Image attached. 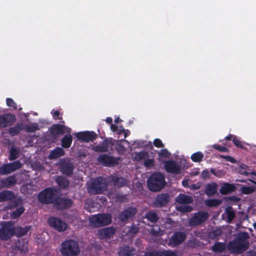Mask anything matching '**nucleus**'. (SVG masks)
Returning <instances> with one entry per match:
<instances>
[{
  "instance_id": "nucleus-1",
  "label": "nucleus",
  "mask_w": 256,
  "mask_h": 256,
  "mask_svg": "<svg viewBox=\"0 0 256 256\" xmlns=\"http://www.w3.org/2000/svg\"><path fill=\"white\" fill-rule=\"evenodd\" d=\"M60 252L63 256H78L80 250L76 241L68 240L62 242Z\"/></svg>"
},
{
  "instance_id": "nucleus-2",
  "label": "nucleus",
  "mask_w": 256,
  "mask_h": 256,
  "mask_svg": "<svg viewBox=\"0 0 256 256\" xmlns=\"http://www.w3.org/2000/svg\"><path fill=\"white\" fill-rule=\"evenodd\" d=\"M166 181L164 176L159 172L152 174L148 180V186L152 192H158L165 186Z\"/></svg>"
},
{
  "instance_id": "nucleus-3",
  "label": "nucleus",
  "mask_w": 256,
  "mask_h": 256,
  "mask_svg": "<svg viewBox=\"0 0 256 256\" xmlns=\"http://www.w3.org/2000/svg\"><path fill=\"white\" fill-rule=\"evenodd\" d=\"M56 190L52 188H46L38 196V201L44 204H54L57 198Z\"/></svg>"
},
{
  "instance_id": "nucleus-4",
  "label": "nucleus",
  "mask_w": 256,
  "mask_h": 256,
  "mask_svg": "<svg viewBox=\"0 0 256 256\" xmlns=\"http://www.w3.org/2000/svg\"><path fill=\"white\" fill-rule=\"evenodd\" d=\"M90 222L92 226L100 228L110 224L112 222V216L107 213L98 214L92 216L90 218Z\"/></svg>"
},
{
  "instance_id": "nucleus-5",
  "label": "nucleus",
  "mask_w": 256,
  "mask_h": 256,
  "mask_svg": "<svg viewBox=\"0 0 256 256\" xmlns=\"http://www.w3.org/2000/svg\"><path fill=\"white\" fill-rule=\"evenodd\" d=\"M108 184L104 178L98 177L94 179L88 188V192L94 194H102L107 190Z\"/></svg>"
},
{
  "instance_id": "nucleus-6",
  "label": "nucleus",
  "mask_w": 256,
  "mask_h": 256,
  "mask_svg": "<svg viewBox=\"0 0 256 256\" xmlns=\"http://www.w3.org/2000/svg\"><path fill=\"white\" fill-rule=\"evenodd\" d=\"M249 247V243L242 239L234 240L228 244L230 252L236 254H240L245 252Z\"/></svg>"
},
{
  "instance_id": "nucleus-7",
  "label": "nucleus",
  "mask_w": 256,
  "mask_h": 256,
  "mask_svg": "<svg viewBox=\"0 0 256 256\" xmlns=\"http://www.w3.org/2000/svg\"><path fill=\"white\" fill-rule=\"evenodd\" d=\"M15 228L11 222H4L0 228V239L2 240H10L14 235Z\"/></svg>"
},
{
  "instance_id": "nucleus-8",
  "label": "nucleus",
  "mask_w": 256,
  "mask_h": 256,
  "mask_svg": "<svg viewBox=\"0 0 256 256\" xmlns=\"http://www.w3.org/2000/svg\"><path fill=\"white\" fill-rule=\"evenodd\" d=\"M208 216L209 214L207 212H195L193 216L188 220V225L190 226L200 225L208 220Z\"/></svg>"
},
{
  "instance_id": "nucleus-9",
  "label": "nucleus",
  "mask_w": 256,
  "mask_h": 256,
  "mask_svg": "<svg viewBox=\"0 0 256 256\" xmlns=\"http://www.w3.org/2000/svg\"><path fill=\"white\" fill-rule=\"evenodd\" d=\"M22 166V164L20 160H16L11 163L2 164L0 167V174L6 175L12 173Z\"/></svg>"
},
{
  "instance_id": "nucleus-10",
  "label": "nucleus",
  "mask_w": 256,
  "mask_h": 256,
  "mask_svg": "<svg viewBox=\"0 0 256 256\" xmlns=\"http://www.w3.org/2000/svg\"><path fill=\"white\" fill-rule=\"evenodd\" d=\"M50 135L53 138L56 139L60 135L64 133H70V129L66 126L61 124H54L49 128Z\"/></svg>"
},
{
  "instance_id": "nucleus-11",
  "label": "nucleus",
  "mask_w": 256,
  "mask_h": 256,
  "mask_svg": "<svg viewBox=\"0 0 256 256\" xmlns=\"http://www.w3.org/2000/svg\"><path fill=\"white\" fill-rule=\"evenodd\" d=\"M120 160V158H116L106 154H100L98 158L99 162L106 166L118 165Z\"/></svg>"
},
{
  "instance_id": "nucleus-12",
  "label": "nucleus",
  "mask_w": 256,
  "mask_h": 256,
  "mask_svg": "<svg viewBox=\"0 0 256 256\" xmlns=\"http://www.w3.org/2000/svg\"><path fill=\"white\" fill-rule=\"evenodd\" d=\"M48 222L50 226L58 232H61L66 230L67 224L63 220L56 217H50Z\"/></svg>"
},
{
  "instance_id": "nucleus-13",
  "label": "nucleus",
  "mask_w": 256,
  "mask_h": 256,
  "mask_svg": "<svg viewBox=\"0 0 256 256\" xmlns=\"http://www.w3.org/2000/svg\"><path fill=\"white\" fill-rule=\"evenodd\" d=\"M186 238V235L184 232H176L174 233L170 238L168 245L174 247L180 244Z\"/></svg>"
},
{
  "instance_id": "nucleus-14",
  "label": "nucleus",
  "mask_w": 256,
  "mask_h": 256,
  "mask_svg": "<svg viewBox=\"0 0 256 256\" xmlns=\"http://www.w3.org/2000/svg\"><path fill=\"white\" fill-rule=\"evenodd\" d=\"M76 136L78 140L82 142H94L98 138V135L93 131H84L77 132Z\"/></svg>"
},
{
  "instance_id": "nucleus-15",
  "label": "nucleus",
  "mask_w": 256,
  "mask_h": 256,
  "mask_svg": "<svg viewBox=\"0 0 256 256\" xmlns=\"http://www.w3.org/2000/svg\"><path fill=\"white\" fill-rule=\"evenodd\" d=\"M164 164V167L166 171L168 173L173 174H179L181 171V167L173 160H168L166 161H162Z\"/></svg>"
},
{
  "instance_id": "nucleus-16",
  "label": "nucleus",
  "mask_w": 256,
  "mask_h": 256,
  "mask_svg": "<svg viewBox=\"0 0 256 256\" xmlns=\"http://www.w3.org/2000/svg\"><path fill=\"white\" fill-rule=\"evenodd\" d=\"M170 201V196L167 193L157 195L153 202V206L156 208H162L167 205Z\"/></svg>"
},
{
  "instance_id": "nucleus-17",
  "label": "nucleus",
  "mask_w": 256,
  "mask_h": 256,
  "mask_svg": "<svg viewBox=\"0 0 256 256\" xmlns=\"http://www.w3.org/2000/svg\"><path fill=\"white\" fill-rule=\"evenodd\" d=\"M73 204L72 200L65 198H58L54 204L56 209L59 210H66L70 208Z\"/></svg>"
},
{
  "instance_id": "nucleus-18",
  "label": "nucleus",
  "mask_w": 256,
  "mask_h": 256,
  "mask_svg": "<svg viewBox=\"0 0 256 256\" xmlns=\"http://www.w3.org/2000/svg\"><path fill=\"white\" fill-rule=\"evenodd\" d=\"M16 120L15 115L12 114H4L0 115V128H4L11 126Z\"/></svg>"
},
{
  "instance_id": "nucleus-19",
  "label": "nucleus",
  "mask_w": 256,
  "mask_h": 256,
  "mask_svg": "<svg viewBox=\"0 0 256 256\" xmlns=\"http://www.w3.org/2000/svg\"><path fill=\"white\" fill-rule=\"evenodd\" d=\"M138 210L136 207L130 206L121 212L119 214V219L122 222L133 218Z\"/></svg>"
},
{
  "instance_id": "nucleus-20",
  "label": "nucleus",
  "mask_w": 256,
  "mask_h": 256,
  "mask_svg": "<svg viewBox=\"0 0 256 256\" xmlns=\"http://www.w3.org/2000/svg\"><path fill=\"white\" fill-rule=\"evenodd\" d=\"M116 232V228L114 227H106L99 230L98 231V238L102 240L112 238Z\"/></svg>"
},
{
  "instance_id": "nucleus-21",
  "label": "nucleus",
  "mask_w": 256,
  "mask_h": 256,
  "mask_svg": "<svg viewBox=\"0 0 256 256\" xmlns=\"http://www.w3.org/2000/svg\"><path fill=\"white\" fill-rule=\"evenodd\" d=\"M60 168L61 172L67 176L72 175L74 169L72 164L66 161H62L60 163Z\"/></svg>"
},
{
  "instance_id": "nucleus-22",
  "label": "nucleus",
  "mask_w": 256,
  "mask_h": 256,
  "mask_svg": "<svg viewBox=\"0 0 256 256\" xmlns=\"http://www.w3.org/2000/svg\"><path fill=\"white\" fill-rule=\"evenodd\" d=\"M135 249L128 246H124L120 248L118 252V256H134Z\"/></svg>"
},
{
  "instance_id": "nucleus-23",
  "label": "nucleus",
  "mask_w": 256,
  "mask_h": 256,
  "mask_svg": "<svg viewBox=\"0 0 256 256\" xmlns=\"http://www.w3.org/2000/svg\"><path fill=\"white\" fill-rule=\"evenodd\" d=\"M55 182L59 188L62 190L67 189L70 186V182L69 180L62 176H58L56 178Z\"/></svg>"
},
{
  "instance_id": "nucleus-24",
  "label": "nucleus",
  "mask_w": 256,
  "mask_h": 256,
  "mask_svg": "<svg viewBox=\"0 0 256 256\" xmlns=\"http://www.w3.org/2000/svg\"><path fill=\"white\" fill-rule=\"evenodd\" d=\"M236 188L234 184L226 182L222 185L220 192L222 195H226L235 191Z\"/></svg>"
},
{
  "instance_id": "nucleus-25",
  "label": "nucleus",
  "mask_w": 256,
  "mask_h": 256,
  "mask_svg": "<svg viewBox=\"0 0 256 256\" xmlns=\"http://www.w3.org/2000/svg\"><path fill=\"white\" fill-rule=\"evenodd\" d=\"M14 198L15 194L12 191L4 190L0 192V202L11 200Z\"/></svg>"
},
{
  "instance_id": "nucleus-26",
  "label": "nucleus",
  "mask_w": 256,
  "mask_h": 256,
  "mask_svg": "<svg viewBox=\"0 0 256 256\" xmlns=\"http://www.w3.org/2000/svg\"><path fill=\"white\" fill-rule=\"evenodd\" d=\"M112 182L113 185L118 188L126 186L128 184V181L125 178L118 177V176H112Z\"/></svg>"
},
{
  "instance_id": "nucleus-27",
  "label": "nucleus",
  "mask_w": 256,
  "mask_h": 256,
  "mask_svg": "<svg viewBox=\"0 0 256 256\" xmlns=\"http://www.w3.org/2000/svg\"><path fill=\"white\" fill-rule=\"evenodd\" d=\"M109 144L108 142L106 139L104 140L101 144L95 146L93 147L92 150L96 152H105L108 151Z\"/></svg>"
},
{
  "instance_id": "nucleus-28",
  "label": "nucleus",
  "mask_w": 256,
  "mask_h": 256,
  "mask_svg": "<svg viewBox=\"0 0 256 256\" xmlns=\"http://www.w3.org/2000/svg\"><path fill=\"white\" fill-rule=\"evenodd\" d=\"M64 154V150L62 148L56 147L55 149L51 151L49 155V158L50 159H56L63 156Z\"/></svg>"
},
{
  "instance_id": "nucleus-29",
  "label": "nucleus",
  "mask_w": 256,
  "mask_h": 256,
  "mask_svg": "<svg viewBox=\"0 0 256 256\" xmlns=\"http://www.w3.org/2000/svg\"><path fill=\"white\" fill-rule=\"evenodd\" d=\"M218 184L216 182H212L206 185L205 193L208 196H214L217 191Z\"/></svg>"
},
{
  "instance_id": "nucleus-30",
  "label": "nucleus",
  "mask_w": 256,
  "mask_h": 256,
  "mask_svg": "<svg viewBox=\"0 0 256 256\" xmlns=\"http://www.w3.org/2000/svg\"><path fill=\"white\" fill-rule=\"evenodd\" d=\"M66 134L61 140L62 146L64 148H68L70 147L72 142V136L70 134Z\"/></svg>"
},
{
  "instance_id": "nucleus-31",
  "label": "nucleus",
  "mask_w": 256,
  "mask_h": 256,
  "mask_svg": "<svg viewBox=\"0 0 256 256\" xmlns=\"http://www.w3.org/2000/svg\"><path fill=\"white\" fill-rule=\"evenodd\" d=\"M176 201L180 204H190L192 202V199L189 196L184 194H180L176 198Z\"/></svg>"
},
{
  "instance_id": "nucleus-32",
  "label": "nucleus",
  "mask_w": 256,
  "mask_h": 256,
  "mask_svg": "<svg viewBox=\"0 0 256 256\" xmlns=\"http://www.w3.org/2000/svg\"><path fill=\"white\" fill-rule=\"evenodd\" d=\"M16 177L14 176H10L2 181V184L3 186L7 188H9L10 186L16 184Z\"/></svg>"
},
{
  "instance_id": "nucleus-33",
  "label": "nucleus",
  "mask_w": 256,
  "mask_h": 256,
  "mask_svg": "<svg viewBox=\"0 0 256 256\" xmlns=\"http://www.w3.org/2000/svg\"><path fill=\"white\" fill-rule=\"evenodd\" d=\"M23 129L24 126L22 123H18L16 126L11 127L8 130V134L12 136L18 134Z\"/></svg>"
},
{
  "instance_id": "nucleus-34",
  "label": "nucleus",
  "mask_w": 256,
  "mask_h": 256,
  "mask_svg": "<svg viewBox=\"0 0 256 256\" xmlns=\"http://www.w3.org/2000/svg\"><path fill=\"white\" fill-rule=\"evenodd\" d=\"M31 229V226H26L24 228L18 226L15 228L14 235L18 238L22 236L27 234Z\"/></svg>"
},
{
  "instance_id": "nucleus-35",
  "label": "nucleus",
  "mask_w": 256,
  "mask_h": 256,
  "mask_svg": "<svg viewBox=\"0 0 256 256\" xmlns=\"http://www.w3.org/2000/svg\"><path fill=\"white\" fill-rule=\"evenodd\" d=\"M226 250V244L224 242H216L212 246V250L214 252H222Z\"/></svg>"
},
{
  "instance_id": "nucleus-36",
  "label": "nucleus",
  "mask_w": 256,
  "mask_h": 256,
  "mask_svg": "<svg viewBox=\"0 0 256 256\" xmlns=\"http://www.w3.org/2000/svg\"><path fill=\"white\" fill-rule=\"evenodd\" d=\"M145 218L153 223L156 222L159 219L156 212L154 210L148 211L146 214Z\"/></svg>"
},
{
  "instance_id": "nucleus-37",
  "label": "nucleus",
  "mask_w": 256,
  "mask_h": 256,
  "mask_svg": "<svg viewBox=\"0 0 256 256\" xmlns=\"http://www.w3.org/2000/svg\"><path fill=\"white\" fill-rule=\"evenodd\" d=\"M225 212L226 214L228 222H232L236 217V212L232 206L226 208L225 210Z\"/></svg>"
},
{
  "instance_id": "nucleus-38",
  "label": "nucleus",
  "mask_w": 256,
  "mask_h": 256,
  "mask_svg": "<svg viewBox=\"0 0 256 256\" xmlns=\"http://www.w3.org/2000/svg\"><path fill=\"white\" fill-rule=\"evenodd\" d=\"M122 142H128L126 140H122L117 141L114 146V149L120 154H123L126 150V148L121 144Z\"/></svg>"
},
{
  "instance_id": "nucleus-39",
  "label": "nucleus",
  "mask_w": 256,
  "mask_h": 256,
  "mask_svg": "<svg viewBox=\"0 0 256 256\" xmlns=\"http://www.w3.org/2000/svg\"><path fill=\"white\" fill-rule=\"evenodd\" d=\"M222 201L218 199H208L205 200V204L208 207H216L221 204Z\"/></svg>"
},
{
  "instance_id": "nucleus-40",
  "label": "nucleus",
  "mask_w": 256,
  "mask_h": 256,
  "mask_svg": "<svg viewBox=\"0 0 256 256\" xmlns=\"http://www.w3.org/2000/svg\"><path fill=\"white\" fill-rule=\"evenodd\" d=\"M256 189L254 186H243L240 188V192L244 194H250L256 191Z\"/></svg>"
},
{
  "instance_id": "nucleus-41",
  "label": "nucleus",
  "mask_w": 256,
  "mask_h": 256,
  "mask_svg": "<svg viewBox=\"0 0 256 256\" xmlns=\"http://www.w3.org/2000/svg\"><path fill=\"white\" fill-rule=\"evenodd\" d=\"M191 159L192 162H198L202 161L204 158V154L201 152H197L191 156Z\"/></svg>"
},
{
  "instance_id": "nucleus-42",
  "label": "nucleus",
  "mask_w": 256,
  "mask_h": 256,
  "mask_svg": "<svg viewBox=\"0 0 256 256\" xmlns=\"http://www.w3.org/2000/svg\"><path fill=\"white\" fill-rule=\"evenodd\" d=\"M149 156V154L148 152L145 151H141L140 152H137L135 154V159L138 161H140L142 160L146 159Z\"/></svg>"
},
{
  "instance_id": "nucleus-43",
  "label": "nucleus",
  "mask_w": 256,
  "mask_h": 256,
  "mask_svg": "<svg viewBox=\"0 0 256 256\" xmlns=\"http://www.w3.org/2000/svg\"><path fill=\"white\" fill-rule=\"evenodd\" d=\"M222 234V232L220 229H216L210 232L208 234V236L210 239L214 240L220 236Z\"/></svg>"
},
{
  "instance_id": "nucleus-44",
  "label": "nucleus",
  "mask_w": 256,
  "mask_h": 256,
  "mask_svg": "<svg viewBox=\"0 0 256 256\" xmlns=\"http://www.w3.org/2000/svg\"><path fill=\"white\" fill-rule=\"evenodd\" d=\"M170 153L166 148L162 149L158 152V156L160 160L162 158H166L170 157Z\"/></svg>"
},
{
  "instance_id": "nucleus-45",
  "label": "nucleus",
  "mask_w": 256,
  "mask_h": 256,
  "mask_svg": "<svg viewBox=\"0 0 256 256\" xmlns=\"http://www.w3.org/2000/svg\"><path fill=\"white\" fill-rule=\"evenodd\" d=\"M24 128L28 132H34L39 129L37 123H33L29 125H26L24 127Z\"/></svg>"
},
{
  "instance_id": "nucleus-46",
  "label": "nucleus",
  "mask_w": 256,
  "mask_h": 256,
  "mask_svg": "<svg viewBox=\"0 0 256 256\" xmlns=\"http://www.w3.org/2000/svg\"><path fill=\"white\" fill-rule=\"evenodd\" d=\"M24 210L25 208L22 206L18 208L12 212V217L14 218H18L21 214H22L24 212Z\"/></svg>"
},
{
  "instance_id": "nucleus-47",
  "label": "nucleus",
  "mask_w": 256,
  "mask_h": 256,
  "mask_svg": "<svg viewBox=\"0 0 256 256\" xmlns=\"http://www.w3.org/2000/svg\"><path fill=\"white\" fill-rule=\"evenodd\" d=\"M18 152L16 148L14 147H12L10 149V156L9 160H16L18 158Z\"/></svg>"
},
{
  "instance_id": "nucleus-48",
  "label": "nucleus",
  "mask_w": 256,
  "mask_h": 256,
  "mask_svg": "<svg viewBox=\"0 0 256 256\" xmlns=\"http://www.w3.org/2000/svg\"><path fill=\"white\" fill-rule=\"evenodd\" d=\"M51 114H52L53 118L54 120H60V122H64V121L62 120V114H60V111L58 110H52L51 112Z\"/></svg>"
},
{
  "instance_id": "nucleus-49",
  "label": "nucleus",
  "mask_w": 256,
  "mask_h": 256,
  "mask_svg": "<svg viewBox=\"0 0 256 256\" xmlns=\"http://www.w3.org/2000/svg\"><path fill=\"white\" fill-rule=\"evenodd\" d=\"M139 231V228L134 225L132 226L126 232V234L130 236H134Z\"/></svg>"
},
{
  "instance_id": "nucleus-50",
  "label": "nucleus",
  "mask_w": 256,
  "mask_h": 256,
  "mask_svg": "<svg viewBox=\"0 0 256 256\" xmlns=\"http://www.w3.org/2000/svg\"><path fill=\"white\" fill-rule=\"evenodd\" d=\"M6 103L8 106L14 110L17 109L16 104L11 98H7L6 99Z\"/></svg>"
},
{
  "instance_id": "nucleus-51",
  "label": "nucleus",
  "mask_w": 256,
  "mask_h": 256,
  "mask_svg": "<svg viewBox=\"0 0 256 256\" xmlns=\"http://www.w3.org/2000/svg\"><path fill=\"white\" fill-rule=\"evenodd\" d=\"M144 166L148 168H152L154 165V159H146L144 163Z\"/></svg>"
},
{
  "instance_id": "nucleus-52",
  "label": "nucleus",
  "mask_w": 256,
  "mask_h": 256,
  "mask_svg": "<svg viewBox=\"0 0 256 256\" xmlns=\"http://www.w3.org/2000/svg\"><path fill=\"white\" fill-rule=\"evenodd\" d=\"M213 147L214 149L216 150H218V151L220 152H228V148H226L225 146H222L220 144H214L213 146Z\"/></svg>"
},
{
  "instance_id": "nucleus-53",
  "label": "nucleus",
  "mask_w": 256,
  "mask_h": 256,
  "mask_svg": "<svg viewBox=\"0 0 256 256\" xmlns=\"http://www.w3.org/2000/svg\"><path fill=\"white\" fill-rule=\"evenodd\" d=\"M232 142L238 148L244 149V146L242 144L241 141L238 140L236 136L234 138Z\"/></svg>"
},
{
  "instance_id": "nucleus-54",
  "label": "nucleus",
  "mask_w": 256,
  "mask_h": 256,
  "mask_svg": "<svg viewBox=\"0 0 256 256\" xmlns=\"http://www.w3.org/2000/svg\"><path fill=\"white\" fill-rule=\"evenodd\" d=\"M228 200L232 202V204H236L237 202H239L241 198L236 196H232L228 198Z\"/></svg>"
},
{
  "instance_id": "nucleus-55",
  "label": "nucleus",
  "mask_w": 256,
  "mask_h": 256,
  "mask_svg": "<svg viewBox=\"0 0 256 256\" xmlns=\"http://www.w3.org/2000/svg\"><path fill=\"white\" fill-rule=\"evenodd\" d=\"M154 144L158 148L164 147V144H162V141L159 138H156L154 140Z\"/></svg>"
},
{
  "instance_id": "nucleus-56",
  "label": "nucleus",
  "mask_w": 256,
  "mask_h": 256,
  "mask_svg": "<svg viewBox=\"0 0 256 256\" xmlns=\"http://www.w3.org/2000/svg\"><path fill=\"white\" fill-rule=\"evenodd\" d=\"M150 232L151 234L154 236H159L161 235L160 230L159 228H158L157 230H155L154 228H151Z\"/></svg>"
},
{
  "instance_id": "nucleus-57",
  "label": "nucleus",
  "mask_w": 256,
  "mask_h": 256,
  "mask_svg": "<svg viewBox=\"0 0 256 256\" xmlns=\"http://www.w3.org/2000/svg\"><path fill=\"white\" fill-rule=\"evenodd\" d=\"M192 208L190 206H181L180 208V210L182 212H190L192 210Z\"/></svg>"
},
{
  "instance_id": "nucleus-58",
  "label": "nucleus",
  "mask_w": 256,
  "mask_h": 256,
  "mask_svg": "<svg viewBox=\"0 0 256 256\" xmlns=\"http://www.w3.org/2000/svg\"><path fill=\"white\" fill-rule=\"evenodd\" d=\"M210 174L208 170H204L202 171L201 176L203 179L206 180L209 178Z\"/></svg>"
},
{
  "instance_id": "nucleus-59",
  "label": "nucleus",
  "mask_w": 256,
  "mask_h": 256,
  "mask_svg": "<svg viewBox=\"0 0 256 256\" xmlns=\"http://www.w3.org/2000/svg\"><path fill=\"white\" fill-rule=\"evenodd\" d=\"M224 158L227 161L230 162L232 163H234L236 161L234 158L229 156H226Z\"/></svg>"
},
{
  "instance_id": "nucleus-60",
  "label": "nucleus",
  "mask_w": 256,
  "mask_h": 256,
  "mask_svg": "<svg viewBox=\"0 0 256 256\" xmlns=\"http://www.w3.org/2000/svg\"><path fill=\"white\" fill-rule=\"evenodd\" d=\"M110 130L113 132H116L118 130V127L116 124H111L110 125Z\"/></svg>"
},
{
  "instance_id": "nucleus-61",
  "label": "nucleus",
  "mask_w": 256,
  "mask_h": 256,
  "mask_svg": "<svg viewBox=\"0 0 256 256\" xmlns=\"http://www.w3.org/2000/svg\"><path fill=\"white\" fill-rule=\"evenodd\" d=\"M236 136H234L233 134H229L228 136H227L225 139L227 140H232V139L234 138H235Z\"/></svg>"
},
{
  "instance_id": "nucleus-62",
  "label": "nucleus",
  "mask_w": 256,
  "mask_h": 256,
  "mask_svg": "<svg viewBox=\"0 0 256 256\" xmlns=\"http://www.w3.org/2000/svg\"><path fill=\"white\" fill-rule=\"evenodd\" d=\"M106 122L109 124H111L112 122V118L110 117H108L106 120Z\"/></svg>"
},
{
  "instance_id": "nucleus-63",
  "label": "nucleus",
  "mask_w": 256,
  "mask_h": 256,
  "mask_svg": "<svg viewBox=\"0 0 256 256\" xmlns=\"http://www.w3.org/2000/svg\"><path fill=\"white\" fill-rule=\"evenodd\" d=\"M130 134V131L128 130H125V132H124V138H126Z\"/></svg>"
},
{
  "instance_id": "nucleus-64",
  "label": "nucleus",
  "mask_w": 256,
  "mask_h": 256,
  "mask_svg": "<svg viewBox=\"0 0 256 256\" xmlns=\"http://www.w3.org/2000/svg\"><path fill=\"white\" fill-rule=\"evenodd\" d=\"M210 173H212V174L214 175V176H216V170L214 168H211L210 169Z\"/></svg>"
}]
</instances>
